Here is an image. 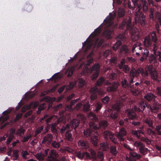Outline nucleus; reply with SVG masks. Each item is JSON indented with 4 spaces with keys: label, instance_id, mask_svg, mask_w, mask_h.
<instances>
[{
    "label": "nucleus",
    "instance_id": "nucleus-1",
    "mask_svg": "<svg viewBox=\"0 0 161 161\" xmlns=\"http://www.w3.org/2000/svg\"><path fill=\"white\" fill-rule=\"evenodd\" d=\"M79 124V121L74 119L71 122L70 125L67 124L64 125L60 130V132L63 133L66 131L65 138L68 141H72L73 139L72 135L68 132L70 131L73 128L75 129L78 126Z\"/></svg>",
    "mask_w": 161,
    "mask_h": 161
},
{
    "label": "nucleus",
    "instance_id": "nucleus-2",
    "mask_svg": "<svg viewBox=\"0 0 161 161\" xmlns=\"http://www.w3.org/2000/svg\"><path fill=\"white\" fill-rule=\"evenodd\" d=\"M99 64H94L91 69L86 68L85 69L83 70L81 75H88L89 73L93 72V74L92 77V80H94L97 77L99 74Z\"/></svg>",
    "mask_w": 161,
    "mask_h": 161
},
{
    "label": "nucleus",
    "instance_id": "nucleus-3",
    "mask_svg": "<svg viewBox=\"0 0 161 161\" xmlns=\"http://www.w3.org/2000/svg\"><path fill=\"white\" fill-rule=\"evenodd\" d=\"M137 6V12H136L135 14V23H138L142 25H145V16L140 12L141 7V5L138 4Z\"/></svg>",
    "mask_w": 161,
    "mask_h": 161
},
{
    "label": "nucleus",
    "instance_id": "nucleus-4",
    "mask_svg": "<svg viewBox=\"0 0 161 161\" xmlns=\"http://www.w3.org/2000/svg\"><path fill=\"white\" fill-rule=\"evenodd\" d=\"M98 92L99 95L104 94L105 92L101 89L98 90L96 86L92 88L90 90L91 94V99L92 100H94L97 97V92Z\"/></svg>",
    "mask_w": 161,
    "mask_h": 161
},
{
    "label": "nucleus",
    "instance_id": "nucleus-5",
    "mask_svg": "<svg viewBox=\"0 0 161 161\" xmlns=\"http://www.w3.org/2000/svg\"><path fill=\"white\" fill-rule=\"evenodd\" d=\"M89 125L90 129L97 130L100 127H106L107 125V123L106 121L104 120L100 122L99 125H97L94 123L92 122L89 123Z\"/></svg>",
    "mask_w": 161,
    "mask_h": 161
},
{
    "label": "nucleus",
    "instance_id": "nucleus-6",
    "mask_svg": "<svg viewBox=\"0 0 161 161\" xmlns=\"http://www.w3.org/2000/svg\"><path fill=\"white\" fill-rule=\"evenodd\" d=\"M152 70V65L147 66L145 68V72H144V70L143 69L141 68H139L138 69V72L139 73H140L144 77H146L148 76V72H151Z\"/></svg>",
    "mask_w": 161,
    "mask_h": 161
},
{
    "label": "nucleus",
    "instance_id": "nucleus-7",
    "mask_svg": "<svg viewBox=\"0 0 161 161\" xmlns=\"http://www.w3.org/2000/svg\"><path fill=\"white\" fill-rule=\"evenodd\" d=\"M130 33L133 41H136L139 38V33L136 28H133L130 29Z\"/></svg>",
    "mask_w": 161,
    "mask_h": 161
},
{
    "label": "nucleus",
    "instance_id": "nucleus-8",
    "mask_svg": "<svg viewBox=\"0 0 161 161\" xmlns=\"http://www.w3.org/2000/svg\"><path fill=\"white\" fill-rule=\"evenodd\" d=\"M117 41L114 44L113 46L114 50L116 51L119 47L121 44V42L120 40H123L124 39V35L123 34H120L116 37Z\"/></svg>",
    "mask_w": 161,
    "mask_h": 161
},
{
    "label": "nucleus",
    "instance_id": "nucleus-9",
    "mask_svg": "<svg viewBox=\"0 0 161 161\" xmlns=\"http://www.w3.org/2000/svg\"><path fill=\"white\" fill-rule=\"evenodd\" d=\"M126 130L123 128L120 129L119 132L116 134L115 135L117 138L120 141H124L123 137L126 135Z\"/></svg>",
    "mask_w": 161,
    "mask_h": 161
},
{
    "label": "nucleus",
    "instance_id": "nucleus-10",
    "mask_svg": "<svg viewBox=\"0 0 161 161\" xmlns=\"http://www.w3.org/2000/svg\"><path fill=\"white\" fill-rule=\"evenodd\" d=\"M75 155L77 157L80 159H82L84 158H85V159H91V157L89 153L87 152L80 153V152L75 153Z\"/></svg>",
    "mask_w": 161,
    "mask_h": 161
},
{
    "label": "nucleus",
    "instance_id": "nucleus-11",
    "mask_svg": "<svg viewBox=\"0 0 161 161\" xmlns=\"http://www.w3.org/2000/svg\"><path fill=\"white\" fill-rule=\"evenodd\" d=\"M49 156L48 157L47 161H54L56 158L58 157V154L55 150H52L49 153Z\"/></svg>",
    "mask_w": 161,
    "mask_h": 161
},
{
    "label": "nucleus",
    "instance_id": "nucleus-12",
    "mask_svg": "<svg viewBox=\"0 0 161 161\" xmlns=\"http://www.w3.org/2000/svg\"><path fill=\"white\" fill-rule=\"evenodd\" d=\"M136 157L137 159H139L141 158V155L139 154L134 152H130V153L129 157H127L126 160L128 161H135L133 158H134Z\"/></svg>",
    "mask_w": 161,
    "mask_h": 161
},
{
    "label": "nucleus",
    "instance_id": "nucleus-13",
    "mask_svg": "<svg viewBox=\"0 0 161 161\" xmlns=\"http://www.w3.org/2000/svg\"><path fill=\"white\" fill-rule=\"evenodd\" d=\"M103 135L105 138L107 139L109 137L113 142L114 143H117L116 140L113 138V136L114 135V134H112L109 131H106L104 132Z\"/></svg>",
    "mask_w": 161,
    "mask_h": 161
},
{
    "label": "nucleus",
    "instance_id": "nucleus-14",
    "mask_svg": "<svg viewBox=\"0 0 161 161\" xmlns=\"http://www.w3.org/2000/svg\"><path fill=\"white\" fill-rule=\"evenodd\" d=\"M138 106V108H136L135 107H134V110L138 112L143 111L146 107L147 106V105L146 102L141 100L139 102Z\"/></svg>",
    "mask_w": 161,
    "mask_h": 161
},
{
    "label": "nucleus",
    "instance_id": "nucleus-15",
    "mask_svg": "<svg viewBox=\"0 0 161 161\" xmlns=\"http://www.w3.org/2000/svg\"><path fill=\"white\" fill-rule=\"evenodd\" d=\"M131 25V19L129 18L127 22L126 23L125 20H123L122 24L119 25V28L122 29L123 27L124 28L125 27L127 29H128L130 28Z\"/></svg>",
    "mask_w": 161,
    "mask_h": 161
},
{
    "label": "nucleus",
    "instance_id": "nucleus-16",
    "mask_svg": "<svg viewBox=\"0 0 161 161\" xmlns=\"http://www.w3.org/2000/svg\"><path fill=\"white\" fill-rule=\"evenodd\" d=\"M76 84V82L75 81L74 82H70L69 85L67 86H63L60 87L58 90V92L59 93H61L64 91L65 87H66V89L67 90H70L73 87H74Z\"/></svg>",
    "mask_w": 161,
    "mask_h": 161
},
{
    "label": "nucleus",
    "instance_id": "nucleus-17",
    "mask_svg": "<svg viewBox=\"0 0 161 161\" xmlns=\"http://www.w3.org/2000/svg\"><path fill=\"white\" fill-rule=\"evenodd\" d=\"M143 44L144 46L146 47H149L152 46V42L150 38V35H148L145 37Z\"/></svg>",
    "mask_w": 161,
    "mask_h": 161
},
{
    "label": "nucleus",
    "instance_id": "nucleus-18",
    "mask_svg": "<svg viewBox=\"0 0 161 161\" xmlns=\"http://www.w3.org/2000/svg\"><path fill=\"white\" fill-rule=\"evenodd\" d=\"M126 113L127 114L129 119H133L136 118V115L131 109H128L126 111Z\"/></svg>",
    "mask_w": 161,
    "mask_h": 161
},
{
    "label": "nucleus",
    "instance_id": "nucleus-19",
    "mask_svg": "<svg viewBox=\"0 0 161 161\" xmlns=\"http://www.w3.org/2000/svg\"><path fill=\"white\" fill-rule=\"evenodd\" d=\"M112 110L110 109H108L105 111L104 112V115L107 116H109L110 115V117L113 119H115L117 117L118 115L116 113L112 112L111 113Z\"/></svg>",
    "mask_w": 161,
    "mask_h": 161
},
{
    "label": "nucleus",
    "instance_id": "nucleus-20",
    "mask_svg": "<svg viewBox=\"0 0 161 161\" xmlns=\"http://www.w3.org/2000/svg\"><path fill=\"white\" fill-rule=\"evenodd\" d=\"M99 138L98 134L96 132L91 137V142L95 146H97Z\"/></svg>",
    "mask_w": 161,
    "mask_h": 161
},
{
    "label": "nucleus",
    "instance_id": "nucleus-21",
    "mask_svg": "<svg viewBox=\"0 0 161 161\" xmlns=\"http://www.w3.org/2000/svg\"><path fill=\"white\" fill-rule=\"evenodd\" d=\"M78 144L79 147L83 149H86L89 147L88 143L84 140H80L78 142Z\"/></svg>",
    "mask_w": 161,
    "mask_h": 161
},
{
    "label": "nucleus",
    "instance_id": "nucleus-22",
    "mask_svg": "<svg viewBox=\"0 0 161 161\" xmlns=\"http://www.w3.org/2000/svg\"><path fill=\"white\" fill-rule=\"evenodd\" d=\"M141 43L139 42H136V44L134 45L132 49V52L133 53L138 51L139 50H141L142 47H141Z\"/></svg>",
    "mask_w": 161,
    "mask_h": 161
},
{
    "label": "nucleus",
    "instance_id": "nucleus-23",
    "mask_svg": "<svg viewBox=\"0 0 161 161\" xmlns=\"http://www.w3.org/2000/svg\"><path fill=\"white\" fill-rule=\"evenodd\" d=\"M119 86V84L117 82H115L112 86L107 87V90L109 92L114 91Z\"/></svg>",
    "mask_w": 161,
    "mask_h": 161
},
{
    "label": "nucleus",
    "instance_id": "nucleus-24",
    "mask_svg": "<svg viewBox=\"0 0 161 161\" xmlns=\"http://www.w3.org/2000/svg\"><path fill=\"white\" fill-rule=\"evenodd\" d=\"M130 50L129 49L127 46L125 45H123L120 49L119 53L121 54H124L128 53Z\"/></svg>",
    "mask_w": 161,
    "mask_h": 161
},
{
    "label": "nucleus",
    "instance_id": "nucleus-25",
    "mask_svg": "<svg viewBox=\"0 0 161 161\" xmlns=\"http://www.w3.org/2000/svg\"><path fill=\"white\" fill-rule=\"evenodd\" d=\"M149 35H150V38L151 37L152 41L154 43H157L158 39L155 32L153 31L152 32L150 33Z\"/></svg>",
    "mask_w": 161,
    "mask_h": 161
},
{
    "label": "nucleus",
    "instance_id": "nucleus-26",
    "mask_svg": "<svg viewBox=\"0 0 161 161\" xmlns=\"http://www.w3.org/2000/svg\"><path fill=\"white\" fill-rule=\"evenodd\" d=\"M133 82V79H131L130 81V91L132 94L133 95H136L138 94H139L140 93V91L138 90L137 89H133L132 88H131V84Z\"/></svg>",
    "mask_w": 161,
    "mask_h": 161
},
{
    "label": "nucleus",
    "instance_id": "nucleus-27",
    "mask_svg": "<svg viewBox=\"0 0 161 161\" xmlns=\"http://www.w3.org/2000/svg\"><path fill=\"white\" fill-rule=\"evenodd\" d=\"M156 54H151L149 58V61L150 63H156L157 62V59L155 56Z\"/></svg>",
    "mask_w": 161,
    "mask_h": 161
},
{
    "label": "nucleus",
    "instance_id": "nucleus-28",
    "mask_svg": "<svg viewBox=\"0 0 161 161\" xmlns=\"http://www.w3.org/2000/svg\"><path fill=\"white\" fill-rule=\"evenodd\" d=\"M111 13H109L110 16H108L106 18L104 19V21L106 22L107 23H109L110 26H111L112 24V23L111 22H110L111 20H112L115 17V15L114 13V15L112 16H111Z\"/></svg>",
    "mask_w": 161,
    "mask_h": 161
},
{
    "label": "nucleus",
    "instance_id": "nucleus-29",
    "mask_svg": "<svg viewBox=\"0 0 161 161\" xmlns=\"http://www.w3.org/2000/svg\"><path fill=\"white\" fill-rule=\"evenodd\" d=\"M150 74L151 78L154 80L157 79V77L159 75L158 74L157 71L155 69H153L151 71Z\"/></svg>",
    "mask_w": 161,
    "mask_h": 161
},
{
    "label": "nucleus",
    "instance_id": "nucleus-30",
    "mask_svg": "<svg viewBox=\"0 0 161 161\" xmlns=\"http://www.w3.org/2000/svg\"><path fill=\"white\" fill-rule=\"evenodd\" d=\"M79 100V99H77L72 101L70 102V105L69 106H66V110H68L69 111L72 110L73 109L72 108V106L74 105V104L76 103Z\"/></svg>",
    "mask_w": 161,
    "mask_h": 161
},
{
    "label": "nucleus",
    "instance_id": "nucleus-31",
    "mask_svg": "<svg viewBox=\"0 0 161 161\" xmlns=\"http://www.w3.org/2000/svg\"><path fill=\"white\" fill-rule=\"evenodd\" d=\"M122 105V103L119 102L113 105L112 106V108L114 110L118 111L120 109V107Z\"/></svg>",
    "mask_w": 161,
    "mask_h": 161
},
{
    "label": "nucleus",
    "instance_id": "nucleus-32",
    "mask_svg": "<svg viewBox=\"0 0 161 161\" xmlns=\"http://www.w3.org/2000/svg\"><path fill=\"white\" fill-rule=\"evenodd\" d=\"M88 151L90 152L91 156V158H92L94 159H96L97 158V154L96 152L92 148H89Z\"/></svg>",
    "mask_w": 161,
    "mask_h": 161
},
{
    "label": "nucleus",
    "instance_id": "nucleus-33",
    "mask_svg": "<svg viewBox=\"0 0 161 161\" xmlns=\"http://www.w3.org/2000/svg\"><path fill=\"white\" fill-rule=\"evenodd\" d=\"M139 73H139L138 72V69L137 70H136L135 69L133 68L131 70L130 76V77H134L137 76V75Z\"/></svg>",
    "mask_w": 161,
    "mask_h": 161
},
{
    "label": "nucleus",
    "instance_id": "nucleus-34",
    "mask_svg": "<svg viewBox=\"0 0 161 161\" xmlns=\"http://www.w3.org/2000/svg\"><path fill=\"white\" fill-rule=\"evenodd\" d=\"M100 149L103 151H106L108 148V146L106 142H103L100 144Z\"/></svg>",
    "mask_w": 161,
    "mask_h": 161
},
{
    "label": "nucleus",
    "instance_id": "nucleus-35",
    "mask_svg": "<svg viewBox=\"0 0 161 161\" xmlns=\"http://www.w3.org/2000/svg\"><path fill=\"white\" fill-rule=\"evenodd\" d=\"M52 136L50 134L47 135L44 138L42 142H47L48 144L50 143L52 141Z\"/></svg>",
    "mask_w": 161,
    "mask_h": 161
},
{
    "label": "nucleus",
    "instance_id": "nucleus-36",
    "mask_svg": "<svg viewBox=\"0 0 161 161\" xmlns=\"http://www.w3.org/2000/svg\"><path fill=\"white\" fill-rule=\"evenodd\" d=\"M144 97L148 101H151L153 99L155 96L154 95L151 93H148Z\"/></svg>",
    "mask_w": 161,
    "mask_h": 161
},
{
    "label": "nucleus",
    "instance_id": "nucleus-37",
    "mask_svg": "<svg viewBox=\"0 0 161 161\" xmlns=\"http://www.w3.org/2000/svg\"><path fill=\"white\" fill-rule=\"evenodd\" d=\"M132 134L136 136L137 137L139 138L141 134L144 135V133L141 130L132 131Z\"/></svg>",
    "mask_w": 161,
    "mask_h": 161
},
{
    "label": "nucleus",
    "instance_id": "nucleus-38",
    "mask_svg": "<svg viewBox=\"0 0 161 161\" xmlns=\"http://www.w3.org/2000/svg\"><path fill=\"white\" fill-rule=\"evenodd\" d=\"M140 152L145 155L149 152V150L147 148H145L144 147H141L139 148Z\"/></svg>",
    "mask_w": 161,
    "mask_h": 161
},
{
    "label": "nucleus",
    "instance_id": "nucleus-39",
    "mask_svg": "<svg viewBox=\"0 0 161 161\" xmlns=\"http://www.w3.org/2000/svg\"><path fill=\"white\" fill-rule=\"evenodd\" d=\"M112 33V31L107 30L104 32L103 35L107 38L109 39L111 38Z\"/></svg>",
    "mask_w": 161,
    "mask_h": 161
},
{
    "label": "nucleus",
    "instance_id": "nucleus-40",
    "mask_svg": "<svg viewBox=\"0 0 161 161\" xmlns=\"http://www.w3.org/2000/svg\"><path fill=\"white\" fill-rule=\"evenodd\" d=\"M110 152L112 154L114 155H116L118 153L116 147L115 146H112L110 148Z\"/></svg>",
    "mask_w": 161,
    "mask_h": 161
},
{
    "label": "nucleus",
    "instance_id": "nucleus-41",
    "mask_svg": "<svg viewBox=\"0 0 161 161\" xmlns=\"http://www.w3.org/2000/svg\"><path fill=\"white\" fill-rule=\"evenodd\" d=\"M77 118L83 123L85 121L86 119L85 117L80 114H79L77 115Z\"/></svg>",
    "mask_w": 161,
    "mask_h": 161
},
{
    "label": "nucleus",
    "instance_id": "nucleus-42",
    "mask_svg": "<svg viewBox=\"0 0 161 161\" xmlns=\"http://www.w3.org/2000/svg\"><path fill=\"white\" fill-rule=\"evenodd\" d=\"M88 118L90 119L94 120H96L97 119V118L96 115L93 113H90L88 115Z\"/></svg>",
    "mask_w": 161,
    "mask_h": 161
},
{
    "label": "nucleus",
    "instance_id": "nucleus-43",
    "mask_svg": "<svg viewBox=\"0 0 161 161\" xmlns=\"http://www.w3.org/2000/svg\"><path fill=\"white\" fill-rule=\"evenodd\" d=\"M125 14V10L124 9L120 8H119L118 12V16L119 17H123Z\"/></svg>",
    "mask_w": 161,
    "mask_h": 161
},
{
    "label": "nucleus",
    "instance_id": "nucleus-44",
    "mask_svg": "<svg viewBox=\"0 0 161 161\" xmlns=\"http://www.w3.org/2000/svg\"><path fill=\"white\" fill-rule=\"evenodd\" d=\"M43 100L47 102H52L55 100V97L51 98L47 96L45 97Z\"/></svg>",
    "mask_w": 161,
    "mask_h": 161
},
{
    "label": "nucleus",
    "instance_id": "nucleus-45",
    "mask_svg": "<svg viewBox=\"0 0 161 161\" xmlns=\"http://www.w3.org/2000/svg\"><path fill=\"white\" fill-rule=\"evenodd\" d=\"M25 130L23 128H21L18 130L16 133V135L19 136H22L24 134Z\"/></svg>",
    "mask_w": 161,
    "mask_h": 161
},
{
    "label": "nucleus",
    "instance_id": "nucleus-46",
    "mask_svg": "<svg viewBox=\"0 0 161 161\" xmlns=\"http://www.w3.org/2000/svg\"><path fill=\"white\" fill-rule=\"evenodd\" d=\"M46 107V105L45 103H43L40 105L39 107L38 110L37 111V113L39 114L40 113L41 111L43 110Z\"/></svg>",
    "mask_w": 161,
    "mask_h": 161
},
{
    "label": "nucleus",
    "instance_id": "nucleus-47",
    "mask_svg": "<svg viewBox=\"0 0 161 161\" xmlns=\"http://www.w3.org/2000/svg\"><path fill=\"white\" fill-rule=\"evenodd\" d=\"M90 108V105L89 102H87L83 106V110L84 111L87 112L89 110Z\"/></svg>",
    "mask_w": 161,
    "mask_h": 161
},
{
    "label": "nucleus",
    "instance_id": "nucleus-48",
    "mask_svg": "<svg viewBox=\"0 0 161 161\" xmlns=\"http://www.w3.org/2000/svg\"><path fill=\"white\" fill-rule=\"evenodd\" d=\"M35 156L36 158L39 161L42 160L43 159L44 156L43 155H42L41 153H38Z\"/></svg>",
    "mask_w": 161,
    "mask_h": 161
},
{
    "label": "nucleus",
    "instance_id": "nucleus-49",
    "mask_svg": "<svg viewBox=\"0 0 161 161\" xmlns=\"http://www.w3.org/2000/svg\"><path fill=\"white\" fill-rule=\"evenodd\" d=\"M31 137V135L29 134L24 136L22 141L23 142H27Z\"/></svg>",
    "mask_w": 161,
    "mask_h": 161
},
{
    "label": "nucleus",
    "instance_id": "nucleus-50",
    "mask_svg": "<svg viewBox=\"0 0 161 161\" xmlns=\"http://www.w3.org/2000/svg\"><path fill=\"white\" fill-rule=\"evenodd\" d=\"M65 150L66 151H67L69 153H72L73 154H75L76 153L75 151L74 150L69 147H66L65 148Z\"/></svg>",
    "mask_w": 161,
    "mask_h": 161
},
{
    "label": "nucleus",
    "instance_id": "nucleus-51",
    "mask_svg": "<svg viewBox=\"0 0 161 161\" xmlns=\"http://www.w3.org/2000/svg\"><path fill=\"white\" fill-rule=\"evenodd\" d=\"M21 154L23 158L26 159L28 158L29 153L27 151H25L22 152Z\"/></svg>",
    "mask_w": 161,
    "mask_h": 161
},
{
    "label": "nucleus",
    "instance_id": "nucleus-52",
    "mask_svg": "<svg viewBox=\"0 0 161 161\" xmlns=\"http://www.w3.org/2000/svg\"><path fill=\"white\" fill-rule=\"evenodd\" d=\"M149 53V52L148 50L147 49H145L143 51H142V56L144 57H147Z\"/></svg>",
    "mask_w": 161,
    "mask_h": 161
},
{
    "label": "nucleus",
    "instance_id": "nucleus-53",
    "mask_svg": "<svg viewBox=\"0 0 161 161\" xmlns=\"http://www.w3.org/2000/svg\"><path fill=\"white\" fill-rule=\"evenodd\" d=\"M146 133L150 136H153L154 135L155 132L154 131L152 130L151 129L149 128L147 129Z\"/></svg>",
    "mask_w": 161,
    "mask_h": 161
},
{
    "label": "nucleus",
    "instance_id": "nucleus-54",
    "mask_svg": "<svg viewBox=\"0 0 161 161\" xmlns=\"http://www.w3.org/2000/svg\"><path fill=\"white\" fill-rule=\"evenodd\" d=\"M158 48L157 43H154L153 45L152 51L153 52L154 54H156V51Z\"/></svg>",
    "mask_w": 161,
    "mask_h": 161
},
{
    "label": "nucleus",
    "instance_id": "nucleus-55",
    "mask_svg": "<svg viewBox=\"0 0 161 161\" xmlns=\"http://www.w3.org/2000/svg\"><path fill=\"white\" fill-rule=\"evenodd\" d=\"M19 156L18 151L17 150H14L13 152V156L14 158L13 160H16L17 158Z\"/></svg>",
    "mask_w": 161,
    "mask_h": 161
},
{
    "label": "nucleus",
    "instance_id": "nucleus-56",
    "mask_svg": "<svg viewBox=\"0 0 161 161\" xmlns=\"http://www.w3.org/2000/svg\"><path fill=\"white\" fill-rule=\"evenodd\" d=\"M104 81V79L103 78H101L97 81L96 83V85L99 86L102 85Z\"/></svg>",
    "mask_w": 161,
    "mask_h": 161
},
{
    "label": "nucleus",
    "instance_id": "nucleus-57",
    "mask_svg": "<svg viewBox=\"0 0 161 161\" xmlns=\"http://www.w3.org/2000/svg\"><path fill=\"white\" fill-rule=\"evenodd\" d=\"M75 70L74 67H72L70 68L69 69V72L68 74V76L69 77L71 76L73 74V72Z\"/></svg>",
    "mask_w": 161,
    "mask_h": 161
},
{
    "label": "nucleus",
    "instance_id": "nucleus-58",
    "mask_svg": "<svg viewBox=\"0 0 161 161\" xmlns=\"http://www.w3.org/2000/svg\"><path fill=\"white\" fill-rule=\"evenodd\" d=\"M91 131L90 130L86 129L84 131V134L85 136L87 137L90 135Z\"/></svg>",
    "mask_w": 161,
    "mask_h": 161
},
{
    "label": "nucleus",
    "instance_id": "nucleus-59",
    "mask_svg": "<svg viewBox=\"0 0 161 161\" xmlns=\"http://www.w3.org/2000/svg\"><path fill=\"white\" fill-rule=\"evenodd\" d=\"M145 123L147 124L148 125L151 127H152V120L150 119H147L145 120Z\"/></svg>",
    "mask_w": 161,
    "mask_h": 161
},
{
    "label": "nucleus",
    "instance_id": "nucleus-60",
    "mask_svg": "<svg viewBox=\"0 0 161 161\" xmlns=\"http://www.w3.org/2000/svg\"><path fill=\"white\" fill-rule=\"evenodd\" d=\"M135 146L137 147H139V148L141 147H143L142 143L140 142H136L134 143Z\"/></svg>",
    "mask_w": 161,
    "mask_h": 161
},
{
    "label": "nucleus",
    "instance_id": "nucleus-61",
    "mask_svg": "<svg viewBox=\"0 0 161 161\" xmlns=\"http://www.w3.org/2000/svg\"><path fill=\"white\" fill-rule=\"evenodd\" d=\"M129 69L130 68L126 65H125L123 68V71L126 73L129 72Z\"/></svg>",
    "mask_w": 161,
    "mask_h": 161
},
{
    "label": "nucleus",
    "instance_id": "nucleus-62",
    "mask_svg": "<svg viewBox=\"0 0 161 161\" xmlns=\"http://www.w3.org/2000/svg\"><path fill=\"white\" fill-rule=\"evenodd\" d=\"M39 104V103L38 102H36L34 103H31L30 104L29 106H30V108L32 106V108H35Z\"/></svg>",
    "mask_w": 161,
    "mask_h": 161
},
{
    "label": "nucleus",
    "instance_id": "nucleus-63",
    "mask_svg": "<svg viewBox=\"0 0 161 161\" xmlns=\"http://www.w3.org/2000/svg\"><path fill=\"white\" fill-rule=\"evenodd\" d=\"M109 100V98L108 96H106L102 99V101L103 103H108Z\"/></svg>",
    "mask_w": 161,
    "mask_h": 161
},
{
    "label": "nucleus",
    "instance_id": "nucleus-64",
    "mask_svg": "<svg viewBox=\"0 0 161 161\" xmlns=\"http://www.w3.org/2000/svg\"><path fill=\"white\" fill-rule=\"evenodd\" d=\"M158 134L159 135H161V126L159 125L157 126L156 128Z\"/></svg>",
    "mask_w": 161,
    "mask_h": 161
}]
</instances>
